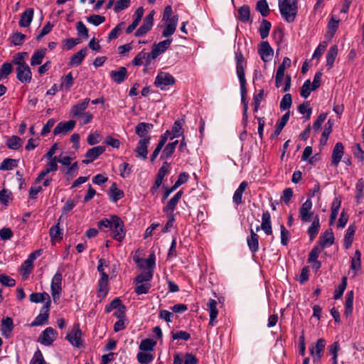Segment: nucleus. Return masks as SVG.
Instances as JSON below:
<instances>
[{"instance_id":"1","label":"nucleus","mask_w":364,"mask_h":364,"mask_svg":"<svg viewBox=\"0 0 364 364\" xmlns=\"http://www.w3.org/2000/svg\"><path fill=\"white\" fill-rule=\"evenodd\" d=\"M97 227L101 230L107 232L105 229L109 228L111 231L112 238L121 242L126 235V230L123 220L117 215H110L109 218H105L97 223Z\"/></svg>"},{"instance_id":"2","label":"nucleus","mask_w":364,"mask_h":364,"mask_svg":"<svg viewBox=\"0 0 364 364\" xmlns=\"http://www.w3.org/2000/svg\"><path fill=\"white\" fill-rule=\"evenodd\" d=\"M28 56L27 52L17 53L12 59V63L16 65V78L22 83H29L32 79V73L26 63Z\"/></svg>"},{"instance_id":"3","label":"nucleus","mask_w":364,"mask_h":364,"mask_svg":"<svg viewBox=\"0 0 364 364\" xmlns=\"http://www.w3.org/2000/svg\"><path fill=\"white\" fill-rule=\"evenodd\" d=\"M278 7L286 22L291 23L295 21L298 14V0H278Z\"/></svg>"},{"instance_id":"4","label":"nucleus","mask_w":364,"mask_h":364,"mask_svg":"<svg viewBox=\"0 0 364 364\" xmlns=\"http://www.w3.org/2000/svg\"><path fill=\"white\" fill-rule=\"evenodd\" d=\"M176 80L173 75L166 72H159L155 77L154 85L161 90H166L169 86L174 85Z\"/></svg>"},{"instance_id":"5","label":"nucleus","mask_w":364,"mask_h":364,"mask_svg":"<svg viewBox=\"0 0 364 364\" xmlns=\"http://www.w3.org/2000/svg\"><path fill=\"white\" fill-rule=\"evenodd\" d=\"M82 332L80 324L75 323L72 329L67 333L65 339L73 346L80 347L82 343Z\"/></svg>"},{"instance_id":"6","label":"nucleus","mask_w":364,"mask_h":364,"mask_svg":"<svg viewBox=\"0 0 364 364\" xmlns=\"http://www.w3.org/2000/svg\"><path fill=\"white\" fill-rule=\"evenodd\" d=\"M151 137L140 139L135 148L136 157L146 160L148 155V148L150 144Z\"/></svg>"},{"instance_id":"7","label":"nucleus","mask_w":364,"mask_h":364,"mask_svg":"<svg viewBox=\"0 0 364 364\" xmlns=\"http://www.w3.org/2000/svg\"><path fill=\"white\" fill-rule=\"evenodd\" d=\"M313 203L311 200L307 199L299 208V218L302 222H310L314 216L312 210Z\"/></svg>"},{"instance_id":"8","label":"nucleus","mask_w":364,"mask_h":364,"mask_svg":"<svg viewBox=\"0 0 364 364\" xmlns=\"http://www.w3.org/2000/svg\"><path fill=\"white\" fill-rule=\"evenodd\" d=\"M62 274L60 272H56L53 277L51 281L50 291L55 302L60 298V294L62 290Z\"/></svg>"},{"instance_id":"9","label":"nucleus","mask_w":364,"mask_h":364,"mask_svg":"<svg viewBox=\"0 0 364 364\" xmlns=\"http://www.w3.org/2000/svg\"><path fill=\"white\" fill-rule=\"evenodd\" d=\"M51 301L44 304L41 309L40 314L31 323V326H41L48 321Z\"/></svg>"},{"instance_id":"10","label":"nucleus","mask_w":364,"mask_h":364,"mask_svg":"<svg viewBox=\"0 0 364 364\" xmlns=\"http://www.w3.org/2000/svg\"><path fill=\"white\" fill-rule=\"evenodd\" d=\"M57 336L58 333L54 328L48 327L41 333L38 341L41 344L48 346L53 343Z\"/></svg>"},{"instance_id":"11","label":"nucleus","mask_w":364,"mask_h":364,"mask_svg":"<svg viewBox=\"0 0 364 364\" xmlns=\"http://www.w3.org/2000/svg\"><path fill=\"white\" fill-rule=\"evenodd\" d=\"M154 24V11L144 19L142 25L136 31L135 36L140 37L148 33Z\"/></svg>"},{"instance_id":"12","label":"nucleus","mask_w":364,"mask_h":364,"mask_svg":"<svg viewBox=\"0 0 364 364\" xmlns=\"http://www.w3.org/2000/svg\"><path fill=\"white\" fill-rule=\"evenodd\" d=\"M105 151V147L104 146H97L92 147L87 150L85 154L86 159L82 161V164H88L95 159H97L100 155Z\"/></svg>"},{"instance_id":"13","label":"nucleus","mask_w":364,"mask_h":364,"mask_svg":"<svg viewBox=\"0 0 364 364\" xmlns=\"http://www.w3.org/2000/svg\"><path fill=\"white\" fill-rule=\"evenodd\" d=\"M172 38H167L159 43H154L151 48V55L153 58H156L159 55L164 53L169 47L172 42Z\"/></svg>"},{"instance_id":"14","label":"nucleus","mask_w":364,"mask_h":364,"mask_svg":"<svg viewBox=\"0 0 364 364\" xmlns=\"http://www.w3.org/2000/svg\"><path fill=\"white\" fill-rule=\"evenodd\" d=\"M90 101L89 98H85L82 101L73 105L70 111V117L73 118H79L85 112V109L87 108Z\"/></svg>"},{"instance_id":"15","label":"nucleus","mask_w":364,"mask_h":364,"mask_svg":"<svg viewBox=\"0 0 364 364\" xmlns=\"http://www.w3.org/2000/svg\"><path fill=\"white\" fill-rule=\"evenodd\" d=\"M258 53L264 62H268L272 59L274 50L267 41H262L259 46Z\"/></svg>"},{"instance_id":"16","label":"nucleus","mask_w":364,"mask_h":364,"mask_svg":"<svg viewBox=\"0 0 364 364\" xmlns=\"http://www.w3.org/2000/svg\"><path fill=\"white\" fill-rule=\"evenodd\" d=\"M14 328V321L11 317L7 316L2 318L1 321V333L4 338H11Z\"/></svg>"},{"instance_id":"17","label":"nucleus","mask_w":364,"mask_h":364,"mask_svg":"<svg viewBox=\"0 0 364 364\" xmlns=\"http://www.w3.org/2000/svg\"><path fill=\"white\" fill-rule=\"evenodd\" d=\"M344 154V146L341 142H337L332 151L331 164L337 167Z\"/></svg>"},{"instance_id":"18","label":"nucleus","mask_w":364,"mask_h":364,"mask_svg":"<svg viewBox=\"0 0 364 364\" xmlns=\"http://www.w3.org/2000/svg\"><path fill=\"white\" fill-rule=\"evenodd\" d=\"M326 341L323 338L317 340L316 346L310 349L311 355L313 356L314 362L318 361L323 355L325 349Z\"/></svg>"},{"instance_id":"19","label":"nucleus","mask_w":364,"mask_h":364,"mask_svg":"<svg viewBox=\"0 0 364 364\" xmlns=\"http://www.w3.org/2000/svg\"><path fill=\"white\" fill-rule=\"evenodd\" d=\"M260 228L267 235H270L272 234L271 215L268 211H264L262 213L261 226H257L256 228V230L259 231Z\"/></svg>"},{"instance_id":"20","label":"nucleus","mask_w":364,"mask_h":364,"mask_svg":"<svg viewBox=\"0 0 364 364\" xmlns=\"http://www.w3.org/2000/svg\"><path fill=\"white\" fill-rule=\"evenodd\" d=\"M183 191L177 192L167 203V205L164 207L163 212L166 214H174L173 212L176 208V205L183 196Z\"/></svg>"},{"instance_id":"21","label":"nucleus","mask_w":364,"mask_h":364,"mask_svg":"<svg viewBox=\"0 0 364 364\" xmlns=\"http://www.w3.org/2000/svg\"><path fill=\"white\" fill-rule=\"evenodd\" d=\"M75 121L69 120L64 122H60L53 129V134L58 135L60 134H65L74 129Z\"/></svg>"},{"instance_id":"22","label":"nucleus","mask_w":364,"mask_h":364,"mask_svg":"<svg viewBox=\"0 0 364 364\" xmlns=\"http://www.w3.org/2000/svg\"><path fill=\"white\" fill-rule=\"evenodd\" d=\"M235 58L236 61V71L237 75H245V68L246 61L241 50L237 49L235 51Z\"/></svg>"},{"instance_id":"23","label":"nucleus","mask_w":364,"mask_h":364,"mask_svg":"<svg viewBox=\"0 0 364 364\" xmlns=\"http://www.w3.org/2000/svg\"><path fill=\"white\" fill-rule=\"evenodd\" d=\"M155 255L154 253H151L149 255V257L146 259H136V262L138 264L140 269H146L147 271L154 272V269L155 267Z\"/></svg>"},{"instance_id":"24","label":"nucleus","mask_w":364,"mask_h":364,"mask_svg":"<svg viewBox=\"0 0 364 364\" xmlns=\"http://www.w3.org/2000/svg\"><path fill=\"white\" fill-rule=\"evenodd\" d=\"M250 235L247 238V246L251 252L255 253L259 250V235L250 229Z\"/></svg>"},{"instance_id":"25","label":"nucleus","mask_w":364,"mask_h":364,"mask_svg":"<svg viewBox=\"0 0 364 364\" xmlns=\"http://www.w3.org/2000/svg\"><path fill=\"white\" fill-rule=\"evenodd\" d=\"M207 310L210 314L209 325L213 326L215 325V320L218 317V311L217 309V301L213 299H210L207 303Z\"/></svg>"},{"instance_id":"26","label":"nucleus","mask_w":364,"mask_h":364,"mask_svg":"<svg viewBox=\"0 0 364 364\" xmlns=\"http://www.w3.org/2000/svg\"><path fill=\"white\" fill-rule=\"evenodd\" d=\"M334 242V236L331 229L326 230L319 237V245L321 247L331 246Z\"/></svg>"},{"instance_id":"27","label":"nucleus","mask_w":364,"mask_h":364,"mask_svg":"<svg viewBox=\"0 0 364 364\" xmlns=\"http://www.w3.org/2000/svg\"><path fill=\"white\" fill-rule=\"evenodd\" d=\"M108 279L109 276L107 273H103L102 277H100V280L98 281V296L99 297H105L108 291Z\"/></svg>"},{"instance_id":"28","label":"nucleus","mask_w":364,"mask_h":364,"mask_svg":"<svg viewBox=\"0 0 364 364\" xmlns=\"http://www.w3.org/2000/svg\"><path fill=\"white\" fill-rule=\"evenodd\" d=\"M34 11L33 9H26L22 14L21 15V18L19 20V26L23 28L28 27L33 18Z\"/></svg>"},{"instance_id":"29","label":"nucleus","mask_w":364,"mask_h":364,"mask_svg":"<svg viewBox=\"0 0 364 364\" xmlns=\"http://www.w3.org/2000/svg\"><path fill=\"white\" fill-rule=\"evenodd\" d=\"M154 125L150 123L140 122L135 127V133L141 138L151 137L146 135L153 128Z\"/></svg>"},{"instance_id":"30","label":"nucleus","mask_w":364,"mask_h":364,"mask_svg":"<svg viewBox=\"0 0 364 364\" xmlns=\"http://www.w3.org/2000/svg\"><path fill=\"white\" fill-rule=\"evenodd\" d=\"M109 75L114 82L120 84L127 78V70L125 67H120L117 70H112Z\"/></svg>"},{"instance_id":"31","label":"nucleus","mask_w":364,"mask_h":364,"mask_svg":"<svg viewBox=\"0 0 364 364\" xmlns=\"http://www.w3.org/2000/svg\"><path fill=\"white\" fill-rule=\"evenodd\" d=\"M247 186L248 183L244 181L240 183L239 187L235 190L232 196V202L237 206L242 203V194Z\"/></svg>"},{"instance_id":"32","label":"nucleus","mask_w":364,"mask_h":364,"mask_svg":"<svg viewBox=\"0 0 364 364\" xmlns=\"http://www.w3.org/2000/svg\"><path fill=\"white\" fill-rule=\"evenodd\" d=\"M75 78L73 76L72 73L63 75L60 77V84L59 85V90H65V92L70 91L73 85H74Z\"/></svg>"},{"instance_id":"33","label":"nucleus","mask_w":364,"mask_h":364,"mask_svg":"<svg viewBox=\"0 0 364 364\" xmlns=\"http://www.w3.org/2000/svg\"><path fill=\"white\" fill-rule=\"evenodd\" d=\"M144 9L143 7H139L134 14V20L132 21V23L126 29V33L127 34L129 33H131L136 27L137 26L139 25L142 16H143V14H144Z\"/></svg>"},{"instance_id":"34","label":"nucleus","mask_w":364,"mask_h":364,"mask_svg":"<svg viewBox=\"0 0 364 364\" xmlns=\"http://www.w3.org/2000/svg\"><path fill=\"white\" fill-rule=\"evenodd\" d=\"M87 53V48H83L81 50H80L78 52L75 53L70 60L69 65L70 66H78L80 65L85 57L86 56Z\"/></svg>"},{"instance_id":"35","label":"nucleus","mask_w":364,"mask_h":364,"mask_svg":"<svg viewBox=\"0 0 364 364\" xmlns=\"http://www.w3.org/2000/svg\"><path fill=\"white\" fill-rule=\"evenodd\" d=\"M46 48H41L34 51L31 58V65H39L43 63V60L46 54Z\"/></svg>"},{"instance_id":"36","label":"nucleus","mask_w":364,"mask_h":364,"mask_svg":"<svg viewBox=\"0 0 364 364\" xmlns=\"http://www.w3.org/2000/svg\"><path fill=\"white\" fill-rule=\"evenodd\" d=\"M319 228H320L319 217L318 215H316L314 218V220L307 231L311 241H313L315 239V237H316V235L318 232Z\"/></svg>"},{"instance_id":"37","label":"nucleus","mask_w":364,"mask_h":364,"mask_svg":"<svg viewBox=\"0 0 364 364\" xmlns=\"http://www.w3.org/2000/svg\"><path fill=\"white\" fill-rule=\"evenodd\" d=\"M289 116H290L289 112H287V113H285L282 117L280 120L276 124V127H275L274 132V133L271 136L272 139L275 138L278 135L280 134V133L282 132L283 128L287 124V122H288V120L289 119Z\"/></svg>"},{"instance_id":"38","label":"nucleus","mask_w":364,"mask_h":364,"mask_svg":"<svg viewBox=\"0 0 364 364\" xmlns=\"http://www.w3.org/2000/svg\"><path fill=\"white\" fill-rule=\"evenodd\" d=\"M338 55V47L337 46H331L326 54V66L328 69H331L333 67L334 61Z\"/></svg>"},{"instance_id":"39","label":"nucleus","mask_w":364,"mask_h":364,"mask_svg":"<svg viewBox=\"0 0 364 364\" xmlns=\"http://www.w3.org/2000/svg\"><path fill=\"white\" fill-rule=\"evenodd\" d=\"M341 200L338 198H335L331 203L330 225H332L336 220L341 207Z\"/></svg>"},{"instance_id":"40","label":"nucleus","mask_w":364,"mask_h":364,"mask_svg":"<svg viewBox=\"0 0 364 364\" xmlns=\"http://www.w3.org/2000/svg\"><path fill=\"white\" fill-rule=\"evenodd\" d=\"M178 142V141L176 140L173 142L166 144L163 150L162 154L161 156V159L165 160V161H166V160L169 159L173 154Z\"/></svg>"},{"instance_id":"41","label":"nucleus","mask_w":364,"mask_h":364,"mask_svg":"<svg viewBox=\"0 0 364 364\" xmlns=\"http://www.w3.org/2000/svg\"><path fill=\"white\" fill-rule=\"evenodd\" d=\"M30 301L33 303H40V302H49L50 301V296L46 292L42 293H32L29 296Z\"/></svg>"},{"instance_id":"42","label":"nucleus","mask_w":364,"mask_h":364,"mask_svg":"<svg viewBox=\"0 0 364 364\" xmlns=\"http://www.w3.org/2000/svg\"><path fill=\"white\" fill-rule=\"evenodd\" d=\"M109 196L110 200L116 203L124 196V193L122 191L117 188L116 183H114L109 188Z\"/></svg>"},{"instance_id":"43","label":"nucleus","mask_w":364,"mask_h":364,"mask_svg":"<svg viewBox=\"0 0 364 364\" xmlns=\"http://www.w3.org/2000/svg\"><path fill=\"white\" fill-rule=\"evenodd\" d=\"M355 232V227L354 225H349L344 236V246L346 249L351 246Z\"/></svg>"},{"instance_id":"44","label":"nucleus","mask_w":364,"mask_h":364,"mask_svg":"<svg viewBox=\"0 0 364 364\" xmlns=\"http://www.w3.org/2000/svg\"><path fill=\"white\" fill-rule=\"evenodd\" d=\"M156 345V341L151 338L143 339L139 346V348L141 351H152Z\"/></svg>"},{"instance_id":"45","label":"nucleus","mask_w":364,"mask_h":364,"mask_svg":"<svg viewBox=\"0 0 364 364\" xmlns=\"http://www.w3.org/2000/svg\"><path fill=\"white\" fill-rule=\"evenodd\" d=\"M183 133L182 124L179 121H176L173 123L171 130L169 131L170 139L179 137L183 135Z\"/></svg>"},{"instance_id":"46","label":"nucleus","mask_w":364,"mask_h":364,"mask_svg":"<svg viewBox=\"0 0 364 364\" xmlns=\"http://www.w3.org/2000/svg\"><path fill=\"white\" fill-rule=\"evenodd\" d=\"M239 18L243 23H247L250 19V9L248 5H243L238 9Z\"/></svg>"},{"instance_id":"47","label":"nucleus","mask_w":364,"mask_h":364,"mask_svg":"<svg viewBox=\"0 0 364 364\" xmlns=\"http://www.w3.org/2000/svg\"><path fill=\"white\" fill-rule=\"evenodd\" d=\"M18 162V161L16 159H5L1 163L0 170L1 171H10L17 166Z\"/></svg>"},{"instance_id":"48","label":"nucleus","mask_w":364,"mask_h":364,"mask_svg":"<svg viewBox=\"0 0 364 364\" xmlns=\"http://www.w3.org/2000/svg\"><path fill=\"white\" fill-rule=\"evenodd\" d=\"M271 26L272 25L269 21L265 19L262 20L259 28V32L262 39H264L269 36Z\"/></svg>"},{"instance_id":"49","label":"nucleus","mask_w":364,"mask_h":364,"mask_svg":"<svg viewBox=\"0 0 364 364\" xmlns=\"http://www.w3.org/2000/svg\"><path fill=\"white\" fill-rule=\"evenodd\" d=\"M9 40L14 46H21L26 40V36L21 32H14L10 36Z\"/></svg>"},{"instance_id":"50","label":"nucleus","mask_w":364,"mask_h":364,"mask_svg":"<svg viewBox=\"0 0 364 364\" xmlns=\"http://www.w3.org/2000/svg\"><path fill=\"white\" fill-rule=\"evenodd\" d=\"M153 274L154 272L144 271L135 278L134 282L136 284L148 283L152 279Z\"/></svg>"},{"instance_id":"51","label":"nucleus","mask_w":364,"mask_h":364,"mask_svg":"<svg viewBox=\"0 0 364 364\" xmlns=\"http://www.w3.org/2000/svg\"><path fill=\"white\" fill-rule=\"evenodd\" d=\"M256 9L263 17H266L269 14V8L266 0H259L257 3Z\"/></svg>"},{"instance_id":"52","label":"nucleus","mask_w":364,"mask_h":364,"mask_svg":"<svg viewBox=\"0 0 364 364\" xmlns=\"http://www.w3.org/2000/svg\"><path fill=\"white\" fill-rule=\"evenodd\" d=\"M11 63H4L0 68V80L6 78L13 70Z\"/></svg>"},{"instance_id":"53","label":"nucleus","mask_w":364,"mask_h":364,"mask_svg":"<svg viewBox=\"0 0 364 364\" xmlns=\"http://www.w3.org/2000/svg\"><path fill=\"white\" fill-rule=\"evenodd\" d=\"M333 122L328 119L324 126V129L322 132L321 143L325 144L328 140V136L332 132Z\"/></svg>"},{"instance_id":"54","label":"nucleus","mask_w":364,"mask_h":364,"mask_svg":"<svg viewBox=\"0 0 364 364\" xmlns=\"http://www.w3.org/2000/svg\"><path fill=\"white\" fill-rule=\"evenodd\" d=\"M353 292L350 291L348 292L345 304V314L348 316L351 314L353 311Z\"/></svg>"},{"instance_id":"55","label":"nucleus","mask_w":364,"mask_h":364,"mask_svg":"<svg viewBox=\"0 0 364 364\" xmlns=\"http://www.w3.org/2000/svg\"><path fill=\"white\" fill-rule=\"evenodd\" d=\"M291 104H292L291 95L289 93H287L283 96V97L280 102V105H279L280 109L282 111L287 110L291 107Z\"/></svg>"},{"instance_id":"56","label":"nucleus","mask_w":364,"mask_h":364,"mask_svg":"<svg viewBox=\"0 0 364 364\" xmlns=\"http://www.w3.org/2000/svg\"><path fill=\"white\" fill-rule=\"evenodd\" d=\"M361 253L359 250H355L354 257L352 258L350 267L353 270L357 272L361 267L360 261Z\"/></svg>"},{"instance_id":"57","label":"nucleus","mask_w":364,"mask_h":364,"mask_svg":"<svg viewBox=\"0 0 364 364\" xmlns=\"http://www.w3.org/2000/svg\"><path fill=\"white\" fill-rule=\"evenodd\" d=\"M6 144L9 149L17 150L21 146V139L17 136H12L7 140Z\"/></svg>"},{"instance_id":"58","label":"nucleus","mask_w":364,"mask_h":364,"mask_svg":"<svg viewBox=\"0 0 364 364\" xmlns=\"http://www.w3.org/2000/svg\"><path fill=\"white\" fill-rule=\"evenodd\" d=\"M347 285V277H343L342 278V282L340 285L338 286V287L335 289L334 291V299H339L343 296V294L346 289Z\"/></svg>"},{"instance_id":"59","label":"nucleus","mask_w":364,"mask_h":364,"mask_svg":"<svg viewBox=\"0 0 364 364\" xmlns=\"http://www.w3.org/2000/svg\"><path fill=\"white\" fill-rule=\"evenodd\" d=\"M137 360L141 364H149L153 359L154 356L150 353L139 352L137 354Z\"/></svg>"},{"instance_id":"60","label":"nucleus","mask_w":364,"mask_h":364,"mask_svg":"<svg viewBox=\"0 0 364 364\" xmlns=\"http://www.w3.org/2000/svg\"><path fill=\"white\" fill-rule=\"evenodd\" d=\"M49 233L52 240H58L63 237V232L60 228L59 223L52 226L50 229Z\"/></svg>"},{"instance_id":"61","label":"nucleus","mask_w":364,"mask_h":364,"mask_svg":"<svg viewBox=\"0 0 364 364\" xmlns=\"http://www.w3.org/2000/svg\"><path fill=\"white\" fill-rule=\"evenodd\" d=\"M151 285L149 283H141L136 284L134 289V291L136 294H144L149 292Z\"/></svg>"},{"instance_id":"62","label":"nucleus","mask_w":364,"mask_h":364,"mask_svg":"<svg viewBox=\"0 0 364 364\" xmlns=\"http://www.w3.org/2000/svg\"><path fill=\"white\" fill-rule=\"evenodd\" d=\"M33 268V263L28 259H26L21 266V272L23 276L28 275Z\"/></svg>"},{"instance_id":"63","label":"nucleus","mask_w":364,"mask_h":364,"mask_svg":"<svg viewBox=\"0 0 364 364\" xmlns=\"http://www.w3.org/2000/svg\"><path fill=\"white\" fill-rule=\"evenodd\" d=\"M310 80H306L303 85L301 87L300 95L302 97L306 99L311 94V87Z\"/></svg>"},{"instance_id":"64","label":"nucleus","mask_w":364,"mask_h":364,"mask_svg":"<svg viewBox=\"0 0 364 364\" xmlns=\"http://www.w3.org/2000/svg\"><path fill=\"white\" fill-rule=\"evenodd\" d=\"M30 364H46L41 351L38 349L33 354Z\"/></svg>"}]
</instances>
